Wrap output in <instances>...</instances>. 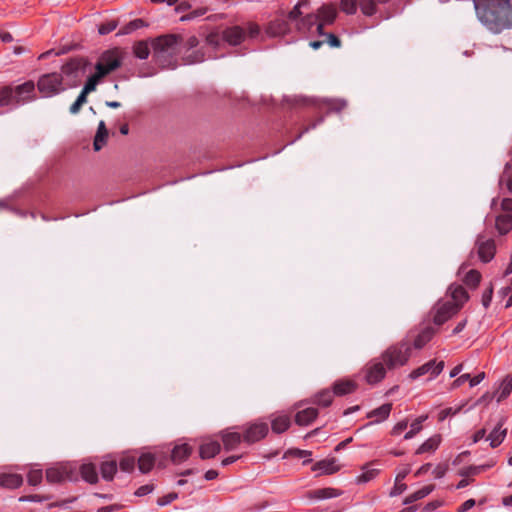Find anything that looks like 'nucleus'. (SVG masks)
<instances>
[{
  "mask_svg": "<svg viewBox=\"0 0 512 512\" xmlns=\"http://www.w3.org/2000/svg\"><path fill=\"white\" fill-rule=\"evenodd\" d=\"M477 18L492 33L512 29L510 0H473Z\"/></svg>",
  "mask_w": 512,
  "mask_h": 512,
  "instance_id": "obj_1",
  "label": "nucleus"
},
{
  "mask_svg": "<svg viewBox=\"0 0 512 512\" xmlns=\"http://www.w3.org/2000/svg\"><path fill=\"white\" fill-rule=\"evenodd\" d=\"M37 99L36 85L32 80L12 86L6 85L0 88V106H20Z\"/></svg>",
  "mask_w": 512,
  "mask_h": 512,
  "instance_id": "obj_2",
  "label": "nucleus"
},
{
  "mask_svg": "<svg viewBox=\"0 0 512 512\" xmlns=\"http://www.w3.org/2000/svg\"><path fill=\"white\" fill-rule=\"evenodd\" d=\"M183 43V37L178 34H167L156 37L152 41L154 57L162 63L163 66L176 67L175 56L180 52V45Z\"/></svg>",
  "mask_w": 512,
  "mask_h": 512,
  "instance_id": "obj_3",
  "label": "nucleus"
},
{
  "mask_svg": "<svg viewBox=\"0 0 512 512\" xmlns=\"http://www.w3.org/2000/svg\"><path fill=\"white\" fill-rule=\"evenodd\" d=\"M411 344L407 340H402L389 346L382 354L381 360L389 370L405 365L411 355Z\"/></svg>",
  "mask_w": 512,
  "mask_h": 512,
  "instance_id": "obj_4",
  "label": "nucleus"
},
{
  "mask_svg": "<svg viewBox=\"0 0 512 512\" xmlns=\"http://www.w3.org/2000/svg\"><path fill=\"white\" fill-rule=\"evenodd\" d=\"M37 89L42 97L50 98L66 90L61 73L53 72L41 75L37 81Z\"/></svg>",
  "mask_w": 512,
  "mask_h": 512,
  "instance_id": "obj_5",
  "label": "nucleus"
},
{
  "mask_svg": "<svg viewBox=\"0 0 512 512\" xmlns=\"http://www.w3.org/2000/svg\"><path fill=\"white\" fill-rule=\"evenodd\" d=\"M121 63L122 59L120 52L117 49L108 50L100 56L95 69L99 72H102L103 75L106 76L118 69L121 66Z\"/></svg>",
  "mask_w": 512,
  "mask_h": 512,
  "instance_id": "obj_6",
  "label": "nucleus"
},
{
  "mask_svg": "<svg viewBox=\"0 0 512 512\" xmlns=\"http://www.w3.org/2000/svg\"><path fill=\"white\" fill-rule=\"evenodd\" d=\"M87 65L88 61L84 58H73L62 66L61 74L76 81L85 74Z\"/></svg>",
  "mask_w": 512,
  "mask_h": 512,
  "instance_id": "obj_7",
  "label": "nucleus"
},
{
  "mask_svg": "<svg viewBox=\"0 0 512 512\" xmlns=\"http://www.w3.org/2000/svg\"><path fill=\"white\" fill-rule=\"evenodd\" d=\"M269 427L266 422H253L246 426L243 431V441L252 444L265 438Z\"/></svg>",
  "mask_w": 512,
  "mask_h": 512,
  "instance_id": "obj_8",
  "label": "nucleus"
},
{
  "mask_svg": "<svg viewBox=\"0 0 512 512\" xmlns=\"http://www.w3.org/2000/svg\"><path fill=\"white\" fill-rule=\"evenodd\" d=\"M477 253L481 261L487 263L491 261L495 255L496 246L491 238L479 235L476 240Z\"/></svg>",
  "mask_w": 512,
  "mask_h": 512,
  "instance_id": "obj_9",
  "label": "nucleus"
},
{
  "mask_svg": "<svg viewBox=\"0 0 512 512\" xmlns=\"http://www.w3.org/2000/svg\"><path fill=\"white\" fill-rule=\"evenodd\" d=\"M46 479L49 483H60L66 480L72 481L73 469L70 465H60L46 470Z\"/></svg>",
  "mask_w": 512,
  "mask_h": 512,
  "instance_id": "obj_10",
  "label": "nucleus"
},
{
  "mask_svg": "<svg viewBox=\"0 0 512 512\" xmlns=\"http://www.w3.org/2000/svg\"><path fill=\"white\" fill-rule=\"evenodd\" d=\"M290 24L285 17H278L267 23L265 33L269 37H282L289 33Z\"/></svg>",
  "mask_w": 512,
  "mask_h": 512,
  "instance_id": "obj_11",
  "label": "nucleus"
},
{
  "mask_svg": "<svg viewBox=\"0 0 512 512\" xmlns=\"http://www.w3.org/2000/svg\"><path fill=\"white\" fill-rule=\"evenodd\" d=\"M318 17L317 32L322 34L323 27L332 24L337 16V10L334 5H323L315 14Z\"/></svg>",
  "mask_w": 512,
  "mask_h": 512,
  "instance_id": "obj_12",
  "label": "nucleus"
},
{
  "mask_svg": "<svg viewBox=\"0 0 512 512\" xmlns=\"http://www.w3.org/2000/svg\"><path fill=\"white\" fill-rule=\"evenodd\" d=\"M443 368V361L436 363L435 360H430L427 363L423 364L422 366L418 367L417 369L413 370L410 373L409 377L414 380L428 373H430L432 377H435L442 372Z\"/></svg>",
  "mask_w": 512,
  "mask_h": 512,
  "instance_id": "obj_13",
  "label": "nucleus"
},
{
  "mask_svg": "<svg viewBox=\"0 0 512 512\" xmlns=\"http://www.w3.org/2000/svg\"><path fill=\"white\" fill-rule=\"evenodd\" d=\"M383 361H375L371 363L366 370V380L370 384L381 381L386 375V368Z\"/></svg>",
  "mask_w": 512,
  "mask_h": 512,
  "instance_id": "obj_14",
  "label": "nucleus"
},
{
  "mask_svg": "<svg viewBox=\"0 0 512 512\" xmlns=\"http://www.w3.org/2000/svg\"><path fill=\"white\" fill-rule=\"evenodd\" d=\"M458 310V305L451 302L444 303L437 309L433 321L436 325H442L451 318L452 315L457 313Z\"/></svg>",
  "mask_w": 512,
  "mask_h": 512,
  "instance_id": "obj_15",
  "label": "nucleus"
},
{
  "mask_svg": "<svg viewBox=\"0 0 512 512\" xmlns=\"http://www.w3.org/2000/svg\"><path fill=\"white\" fill-rule=\"evenodd\" d=\"M342 495V491L339 489L326 487L315 490H310L305 493V497L309 500H323L339 497Z\"/></svg>",
  "mask_w": 512,
  "mask_h": 512,
  "instance_id": "obj_16",
  "label": "nucleus"
},
{
  "mask_svg": "<svg viewBox=\"0 0 512 512\" xmlns=\"http://www.w3.org/2000/svg\"><path fill=\"white\" fill-rule=\"evenodd\" d=\"M245 38V31L240 26H232L223 31V39L230 45H238Z\"/></svg>",
  "mask_w": 512,
  "mask_h": 512,
  "instance_id": "obj_17",
  "label": "nucleus"
},
{
  "mask_svg": "<svg viewBox=\"0 0 512 512\" xmlns=\"http://www.w3.org/2000/svg\"><path fill=\"white\" fill-rule=\"evenodd\" d=\"M506 418L502 417L496 427L491 431L488 436V440H490V446L492 448H496L499 446L505 439L507 434V429H502V426L505 423Z\"/></svg>",
  "mask_w": 512,
  "mask_h": 512,
  "instance_id": "obj_18",
  "label": "nucleus"
},
{
  "mask_svg": "<svg viewBox=\"0 0 512 512\" xmlns=\"http://www.w3.org/2000/svg\"><path fill=\"white\" fill-rule=\"evenodd\" d=\"M357 388V384L350 379H340L333 384V394L336 396H344L353 393Z\"/></svg>",
  "mask_w": 512,
  "mask_h": 512,
  "instance_id": "obj_19",
  "label": "nucleus"
},
{
  "mask_svg": "<svg viewBox=\"0 0 512 512\" xmlns=\"http://www.w3.org/2000/svg\"><path fill=\"white\" fill-rule=\"evenodd\" d=\"M220 436L225 450L230 451L235 449L243 440V435L238 432H230L227 430L221 431Z\"/></svg>",
  "mask_w": 512,
  "mask_h": 512,
  "instance_id": "obj_20",
  "label": "nucleus"
},
{
  "mask_svg": "<svg viewBox=\"0 0 512 512\" xmlns=\"http://www.w3.org/2000/svg\"><path fill=\"white\" fill-rule=\"evenodd\" d=\"M317 415L318 410L316 408H306L296 414L295 422L300 426H307L316 419Z\"/></svg>",
  "mask_w": 512,
  "mask_h": 512,
  "instance_id": "obj_21",
  "label": "nucleus"
},
{
  "mask_svg": "<svg viewBox=\"0 0 512 512\" xmlns=\"http://www.w3.org/2000/svg\"><path fill=\"white\" fill-rule=\"evenodd\" d=\"M221 450L220 443L217 441H210L203 443L200 446L199 454L202 459H209L216 456Z\"/></svg>",
  "mask_w": 512,
  "mask_h": 512,
  "instance_id": "obj_22",
  "label": "nucleus"
},
{
  "mask_svg": "<svg viewBox=\"0 0 512 512\" xmlns=\"http://www.w3.org/2000/svg\"><path fill=\"white\" fill-rule=\"evenodd\" d=\"M108 138V130L105 122L100 121L98 124L97 132L94 137L93 147L95 151H99L106 144Z\"/></svg>",
  "mask_w": 512,
  "mask_h": 512,
  "instance_id": "obj_23",
  "label": "nucleus"
},
{
  "mask_svg": "<svg viewBox=\"0 0 512 512\" xmlns=\"http://www.w3.org/2000/svg\"><path fill=\"white\" fill-rule=\"evenodd\" d=\"M191 447L188 444L177 445L173 448L171 453V460L173 463H181L186 460L191 454Z\"/></svg>",
  "mask_w": 512,
  "mask_h": 512,
  "instance_id": "obj_24",
  "label": "nucleus"
},
{
  "mask_svg": "<svg viewBox=\"0 0 512 512\" xmlns=\"http://www.w3.org/2000/svg\"><path fill=\"white\" fill-rule=\"evenodd\" d=\"M80 473H81L82 478L86 482H88L90 484L97 483V481H98V473H97L95 465H93L91 463H87V464L81 465Z\"/></svg>",
  "mask_w": 512,
  "mask_h": 512,
  "instance_id": "obj_25",
  "label": "nucleus"
},
{
  "mask_svg": "<svg viewBox=\"0 0 512 512\" xmlns=\"http://www.w3.org/2000/svg\"><path fill=\"white\" fill-rule=\"evenodd\" d=\"M500 189L504 187L512 193V162H507L504 166V170L499 178Z\"/></svg>",
  "mask_w": 512,
  "mask_h": 512,
  "instance_id": "obj_26",
  "label": "nucleus"
},
{
  "mask_svg": "<svg viewBox=\"0 0 512 512\" xmlns=\"http://www.w3.org/2000/svg\"><path fill=\"white\" fill-rule=\"evenodd\" d=\"M23 482L22 476L18 474H1L0 475V486L5 488H17Z\"/></svg>",
  "mask_w": 512,
  "mask_h": 512,
  "instance_id": "obj_27",
  "label": "nucleus"
},
{
  "mask_svg": "<svg viewBox=\"0 0 512 512\" xmlns=\"http://www.w3.org/2000/svg\"><path fill=\"white\" fill-rule=\"evenodd\" d=\"M291 425V421L289 416L287 415H280L274 418L271 421V429L274 433H283L285 432Z\"/></svg>",
  "mask_w": 512,
  "mask_h": 512,
  "instance_id": "obj_28",
  "label": "nucleus"
},
{
  "mask_svg": "<svg viewBox=\"0 0 512 512\" xmlns=\"http://www.w3.org/2000/svg\"><path fill=\"white\" fill-rule=\"evenodd\" d=\"M312 469L314 471H321L324 474H332L338 471L339 468L336 465V460L332 458L315 463Z\"/></svg>",
  "mask_w": 512,
  "mask_h": 512,
  "instance_id": "obj_29",
  "label": "nucleus"
},
{
  "mask_svg": "<svg viewBox=\"0 0 512 512\" xmlns=\"http://www.w3.org/2000/svg\"><path fill=\"white\" fill-rule=\"evenodd\" d=\"M392 409V404L386 403L382 406L370 411L367 414V418H377L375 422H380L388 418Z\"/></svg>",
  "mask_w": 512,
  "mask_h": 512,
  "instance_id": "obj_30",
  "label": "nucleus"
},
{
  "mask_svg": "<svg viewBox=\"0 0 512 512\" xmlns=\"http://www.w3.org/2000/svg\"><path fill=\"white\" fill-rule=\"evenodd\" d=\"M496 228L500 234H506L512 230V215L502 214L496 218Z\"/></svg>",
  "mask_w": 512,
  "mask_h": 512,
  "instance_id": "obj_31",
  "label": "nucleus"
},
{
  "mask_svg": "<svg viewBox=\"0 0 512 512\" xmlns=\"http://www.w3.org/2000/svg\"><path fill=\"white\" fill-rule=\"evenodd\" d=\"M318 24V17L315 14H308L297 21L296 27L300 32H308L311 28Z\"/></svg>",
  "mask_w": 512,
  "mask_h": 512,
  "instance_id": "obj_32",
  "label": "nucleus"
},
{
  "mask_svg": "<svg viewBox=\"0 0 512 512\" xmlns=\"http://www.w3.org/2000/svg\"><path fill=\"white\" fill-rule=\"evenodd\" d=\"M441 442V436L440 435H434L430 437L428 440H426L417 450L416 454H423L426 452H433L435 451L439 444Z\"/></svg>",
  "mask_w": 512,
  "mask_h": 512,
  "instance_id": "obj_33",
  "label": "nucleus"
},
{
  "mask_svg": "<svg viewBox=\"0 0 512 512\" xmlns=\"http://www.w3.org/2000/svg\"><path fill=\"white\" fill-rule=\"evenodd\" d=\"M103 77H105L103 75V73L99 72L98 70H96L95 74L91 75L87 79V81H86V83H85V85H84V87H83L81 92L83 94H85L86 96H88L89 93H91V92L96 90V87H97L98 83L100 82V80Z\"/></svg>",
  "mask_w": 512,
  "mask_h": 512,
  "instance_id": "obj_34",
  "label": "nucleus"
},
{
  "mask_svg": "<svg viewBox=\"0 0 512 512\" xmlns=\"http://www.w3.org/2000/svg\"><path fill=\"white\" fill-rule=\"evenodd\" d=\"M434 487V485H427L422 487L418 491L407 496L403 503L407 505L428 496L434 490Z\"/></svg>",
  "mask_w": 512,
  "mask_h": 512,
  "instance_id": "obj_35",
  "label": "nucleus"
},
{
  "mask_svg": "<svg viewBox=\"0 0 512 512\" xmlns=\"http://www.w3.org/2000/svg\"><path fill=\"white\" fill-rule=\"evenodd\" d=\"M100 471L103 479L111 481L117 471L116 461H104L100 466Z\"/></svg>",
  "mask_w": 512,
  "mask_h": 512,
  "instance_id": "obj_36",
  "label": "nucleus"
},
{
  "mask_svg": "<svg viewBox=\"0 0 512 512\" xmlns=\"http://www.w3.org/2000/svg\"><path fill=\"white\" fill-rule=\"evenodd\" d=\"M155 459L153 455L147 453L143 454L138 459V467L142 473L149 472L154 466Z\"/></svg>",
  "mask_w": 512,
  "mask_h": 512,
  "instance_id": "obj_37",
  "label": "nucleus"
},
{
  "mask_svg": "<svg viewBox=\"0 0 512 512\" xmlns=\"http://www.w3.org/2000/svg\"><path fill=\"white\" fill-rule=\"evenodd\" d=\"M493 465H494V463L486 464V465H479V466H469L467 468L461 469L459 472V475L462 477H472V476L480 474L481 472L492 467Z\"/></svg>",
  "mask_w": 512,
  "mask_h": 512,
  "instance_id": "obj_38",
  "label": "nucleus"
},
{
  "mask_svg": "<svg viewBox=\"0 0 512 512\" xmlns=\"http://www.w3.org/2000/svg\"><path fill=\"white\" fill-rule=\"evenodd\" d=\"M133 53L139 59H147L150 54V48L147 41H138L133 46Z\"/></svg>",
  "mask_w": 512,
  "mask_h": 512,
  "instance_id": "obj_39",
  "label": "nucleus"
},
{
  "mask_svg": "<svg viewBox=\"0 0 512 512\" xmlns=\"http://www.w3.org/2000/svg\"><path fill=\"white\" fill-rule=\"evenodd\" d=\"M333 395V392L328 389H324L316 395L314 402L318 405L327 407L332 403Z\"/></svg>",
  "mask_w": 512,
  "mask_h": 512,
  "instance_id": "obj_40",
  "label": "nucleus"
},
{
  "mask_svg": "<svg viewBox=\"0 0 512 512\" xmlns=\"http://www.w3.org/2000/svg\"><path fill=\"white\" fill-rule=\"evenodd\" d=\"M433 334L434 331L432 328H426L423 330L414 341L415 348H422L432 338Z\"/></svg>",
  "mask_w": 512,
  "mask_h": 512,
  "instance_id": "obj_41",
  "label": "nucleus"
},
{
  "mask_svg": "<svg viewBox=\"0 0 512 512\" xmlns=\"http://www.w3.org/2000/svg\"><path fill=\"white\" fill-rule=\"evenodd\" d=\"M205 60V53L203 50L199 49L192 52L189 55L183 57V63L186 65L201 63Z\"/></svg>",
  "mask_w": 512,
  "mask_h": 512,
  "instance_id": "obj_42",
  "label": "nucleus"
},
{
  "mask_svg": "<svg viewBox=\"0 0 512 512\" xmlns=\"http://www.w3.org/2000/svg\"><path fill=\"white\" fill-rule=\"evenodd\" d=\"M323 104L333 112H340L347 106V102L342 99H326Z\"/></svg>",
  "mask_w": 512,
  "mask_h": 512,
  "instance_id": "obj_43",
  "label": "nucleus"
},
{
  "mask_svg": "<svg viewBox=\"0 0 512 512\" xmlns=\"http://www.w3.org/2000/svg\"><path fill=\"white\" fill-rule=\"evenodd\" d=\"M451 296L459 307L468 299V293L462 286L451 288Z\"/></svg>",
  "mask_w": 512,
  "mask_h": 512,
  "instance_id": "obj_44",
  "label": "nucleus"
},
{
  "mask_svg": "<svg viewBox=\"0 0 512 512\" xmlns=\"http://www.w3.org/2000/svg\"><path fill=\"white\" fill-rule=\"evenodd\" d=\"M376 2L377 0H359V6L363 14L372 16L376 13Z\"/></svg>",
  "mask_w": 512,
  "mask_h": 512,
  "instance_id": "obj_45",
  "label": "nucleus"
},
{
  "mask_svg": "<svg viewBox=\"0 0 512 512\" xmlns=\"http://www.w3.org/2000/svg\"><path fill=\"white\" fill-rule=\"evenodd\" d=\"M480 280H481L480 272L477 270H474V269L470 270L464 278L465 284L471 288H476L478 286V284L480 283Z\"/></svg>",
  "mask_w": 512,
  "mask_h": 512,
  "instance_id": "obj_46",
  "label": "nucleus"
},
{
  "mask_svg": "<svg viewBox=\"0 0 512 512\" xmlns=\"http://www.w3.org/2000/svg\"><path fill=\"white\" fill-rule=\"evenodd\" d=\"M308 0H300L294 8L288 13L287 17H285L288 21H299L300 16L302 15L301 8L308 5Z\"/></svg>",
  "mask_w": 512,
  "mask_h": 512,
  "instance_id": "obj_47",
  "label": "nucleus"
},
{
  "mask_svg": "<svg viewBox=\"0 0 512 512\" xmlns=\"http://www.w3.org/2000/svg\"><path fill=\"white\" fill-rule=\"evenodd\" d=\"M147 24L145 23L144 20L142 19H135L131 22H129L127 25H125L121 30H120V34H129L131 33L132 31L136 30V29H139V28H142V27H146Z\"/></svg>",
  "mask_w": 512,
  "mask_h": 512,
  "instance_id": "obj_48",
  "label": "nucleus"
},
{
  "mask_svg": "<svg viewBox=\"0 0 512 512\" xmlns=\"http://www.w3.org/2000/svg\"><path fill=\"white\" fill-rule=\"evenodd\" d=\"M427 416H421L417 419H415L412 423H411V429L410 431H408L404 438L405 439H411L413 438L422 428L421 424L424 420H426Z\"/></svg>",
  "mask_w": 512,
  "mask_h": 512,
  "instance_id": "obj_49",
  "label": "nucleus"
},
{
  "mask_svg": "<svg viewBox=\"0 0 512 512\" xmlns=\"http://www.w3.org/2000/svg\"><path fill=\"white\" fill-rule=\"evenodd\" d=\"M512 392V377L505 379L501 384V391L497 401L501 402Z\"/></svg>",
  "mask_w": 512,
  "mask_h": 512,
  "instance_id": "obj_50",
  "label": "nucleus"
},
{
  "mask_svg": "<svg viewBox=\"0 0 512 512\" xmlns=\"http://www.w3.org/2000/svg\"><path fill=\"white\" fill-rule=\"evenodd\" d=\"M87 103V96L80 92L76 101L70 106L69 111L71 114H77L81 110L82 106Z\"/></svg>",
  "mask_w": 512,
  "mask_h": 512,
  "instance_id": "obj_51",
  "label": "nucleus"
},
{
  "mask_svg": "<svg viewBox=\"0 0 512 512\" xmlns=\"http://www.w3.org/2000/svg\"><path fill=\"white\" fill-rule=\"evenodd\" d=\"M358 0H341L340 8L347 14H354L357 10Z\"/></svg>",
  "mask_w": 512,
  "mask_h": 512,
  "instance_id": "obj_52",
  "label": "nucleus"
},
{
  "mask_svg": "<svg viewBox=\"0 0 512 512\" xmlns=\"http://www.w3.org/2000/svg\"><path fill=\"white\" fill-rule=\"evenodd\" d=\"M135 467V458L132 456H124L120 460V469L124 472H131Z\"/></svg>",
  "mask_w": 512,
  "mask_h": 512,
  "instance_id": "obj_53",
  "label": "nucleus"
},
{
  "mask_svg": "<svg viewBox=\"0 0 512 512\" xmlns=\"http://www.w3.org/2000/svg\"><path fill=\"white\" fill-rule=\"evenodd\" d=\"M378 472L379 470L375 468L367 469L360 476H358L357 481L359 483L369 482L377 476Z\"/></svg>",
  "mask_w": 512,
  "mask_h": 512,
  "instance_id": "obj_54",
  "label": "nucleus"
},
{
  "mask_svg": "<svg viewBox=\"0 0 512 512\" xmlns=\"http://www.w3.org/2000/svg\"><path fill=\"white\" fill-rule=\"evenodd\" d=\"M42 471L32 470L28 473L27 479L30 485L36 486L42 481Z\"/></svg>",
  "mask_w": 512,
  "mask_h": 512,
  "instance_id": "obj_55",
  "label": "nucleus"
},
{
  "mask_svg": "<svg viewBox=\"0 0 512 512\" xmlns=\"http://www.w3.org/2000/svg\"><path fill=\"white\" fill-rule=\"evenodd\" d=\"M117 25H118L117 21H114V20L108 21L99 26L98 32L101 35L109 34L110 32H112L113 30L116 29Z\"/></svg>",
  "mask_w": 512,
  "mask_h": 512,
  "instance_id": "obj_56",
  "label": "nucleus"
},
{
  "mask_svg": "<svg viewBox=\"0 0 512 512\" xmlns=\"http://www.w3.org/2000/svg\"><path fill=\"white\" fill-rule=\"evenodd\" d=\"M207 12V9L206 8H199V9H196V10H193L192 12L186 14V15H183L180 20L181 21H188V20H192L194 18H197V17H200V16H203L205 13Z\"/></svg>",
  "mask_w": 512,
  "mask_h": 512,
  "instance_id": "obj_57",
  "label": "nucleus"
},
{
  "mask_svg": "<svg viewBox=\"0 0 512 512\" xmlns=\"http://www.w3.org/2000/svg\"><path fill=\"white\" fill-rule=\"evenodd\" d=\"M321 35L325 36V39L323 41H325V43H328L331 47H340L341 41L336 35L332 33L324 34L323 32Z\"/></svg>",
  "mask_w": 512,
  "mask_h": 512,
  "instance_id": "obj_58",
  "label": "nucleus"
},
{
  "mask_svg": "<svg viewBox=\"0 0 512 512\" xmlns=\"http://www.w3.org/2000/svg\"><path fill=\"white\" fill-rule=\"evenodd\" d=\"M463 408V405L459 406L457 409L453 408H445L442 411H440L438 415L439 421L445 420L448 416L457 414L461 409Z\"/></svg>",
  "mask_w": 512,
  "mask_h": 512,
  "instance_id": "obj_59",
  "label": "nucleus"
},
{
  "mask_svg": "<svg viewBox=\"0 0 512 512\" xmlns=\"http://www.w3.org/2000/svg\"><path fill=\"white\" fill-rule=\"evenodd\" d=\"M177 497H178V494L176 492H171L163 497H160L157 500V504L159 506H165V505L171 503L172 501H174L175 499H177Z\"/></svg>",
  "mask_w": 512,
  "mask_h": 512,
  "instance_id": "obj_60",
  "label": "nucleus"
},
{
  "mask_svg": "<svg viewBox=\"0 0 512 512\" xmlns=\"http://www.w3.org/2000/svg\"><path fill=\"white\" fill-rule=\"evenodd\" d=\"M247 31L251 38H255L260 34V26L256 23L249 22L247 24Z\"/></svg>",
  "mask_w": 512,
  "mask_h": 512,
  "instance_id": "obj_61",
  "label": "nucleus"
},
{
  "mask_svg": "<svg viewBox=\"0 0 512 512\" xmlns=\"http://www.w3.org/2000/svg\"><path fill=\"white\" fill-rule=\"evenodd\" d=\"M493 295V287L490 286L482 295V304L485 308H487L492 300Z\"/></svg>",
  "mask_w": 512,
  "mask_h": 512,
  "instance_id": "obj_62",
  "label": "nucleus"
},
{
  "mask_svg": "<svg viewBox=\"0 0 512 512\" xmlns=\"http://www.w3.org/2000/svg\"><path fill=\"white\" fill-rule=\"evenodd\" d=\"M407 426H408L407 421H400L393 427L391 433L393 435H399L400 433H402V431H404L407 428Z\"/></svg>",
  "mask_w": 512,
  "mask_h": 512,
  "instance_id": "obj_63",
  "label": "nucleus"
},
{
  "mask_svg": "<svg viewBox=\"0 0 512 512\" xmlns=\"http://www.w3.org/2000/svg\"><path fill=\"white\" fill-rule=\"evenodd\" d=\"M501 208L504 212H506L505 214L511 213V215H512V199L504 198L501 202Z\"/></svg>",
  "mask_w": 512,
  "mask_h": 512,
  "instance_id": "obj_64",
  "label": "nucleus"
}]
</instances>
